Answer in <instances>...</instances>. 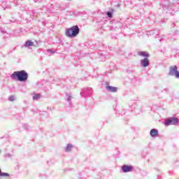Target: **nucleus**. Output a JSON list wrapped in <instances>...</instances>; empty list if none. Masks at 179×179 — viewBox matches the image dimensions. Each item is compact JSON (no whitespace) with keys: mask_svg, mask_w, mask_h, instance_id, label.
I'll use <instances>...</instances> for the list:
<instances>
[{"mask_svg":"<svg viewBox=\"0 0 179 179\" xmlns=\"http://www.w3.org/2000/svg\"><path fill=\"white\" fill-rule=\"evenodd\" d=\"M106 89L109 92H112L113 93H115V92H117V90H118V88H117L115 87H113V86H107Z\"/></svg>","mask_w":179,"mask_h":179,"instance_id":"nucleus-8","label":"nucleus"},{"mask_svg":"<svg viewBox=\"0 0 179 179\" xmlns=\"http://www.w3.org/2000/svg\"><path fill=\"white\" fill-rule=\"evenodd\" d=\"M176 124H178V119L176 117H172L165 120V125H176Z\"/></svg>","mask_w":179,"mask_h":179,"instance_id":"nucleus-4","label":"nucleus"},{"mask_svg":"<svg viewBox=\"0 0 179 179\" xmlns=\"http://www.w3.org/2000/svg\"><path fill=\"white\" fill-rule=\"evenodd\" d=\"M0 173H1V169H0Z\"/></svg>","mask_w":179,"mask_h":179,"instance_id":"nucleus-16","label":"nucleus"},{"mask_svg":"<svg viewBox=\"0 0 179 179\" xmlns=\"http://www.w3.org/2000/svg\"><path fill=\"white\" fill-rule=\"evenodd\" d=\"M138 55H140V57H145L148 58V57H149V53H148V52H138Z\"/></svg>","mask_w":179,"mask_h":179,"instance_id":"nucleus-10","label":"nucleus"},{"mask_svg":"<svg viewBox=\"0 0 179 179\" xmlns=\"http://www.w3.org/2000/svg\"><path fill=\"white\" fill-rule=\"evenodd\" d=\"M141 65L146 68V66H149V59L148 58H145L141 60Z\"/></svg>","mask_w":179,"mask_h":179,"instance_id":"nucleus-6","label":"nucleus"},{"mask_svg":"<svg viewBox=\"0 0 179 179\" xmlns=\"http://www.w3.org/2000/svg\"><path fill=\"white\" fill-rule=\"evenodd\" d=\"M15 100V96H10V97H9V101H13Z\"/></svg>","mask_w":179,"mask_h":179,"instance_id":"nucleus-15","label":"nucleus"},{"mask_svg":"<svg viewBox=\"0 0 179 179\" xmlns=\"http://www.w3.org/2000/svg\"><path fill=\"white\" fill-rule=\"evenodd\" d=\"M0 176H1V177H9V175H8V173H1V172H0Z\"/></svg>","mask_w":179,"mask_h":179,"instance_id":"nucleus-13","label":"nucleus"},{"mask_svg":"<svg viewBox=\"0 0 179 179\" xmlns=\"http://www.w3.org/2000/svg\"><path fill=\"white\" fill-rule=\"evenodd\" d=\"M107 16L108 17H113V13H111L110 12H107Z\"/></svg>","mask_w":179,"mask_h":179,"instance_id":"nucleus-14","label":"nucleus"},{"mask_svg":"<svg viewBox=\"0 0 179 179\" xmlns=\"http://www.w3.org/2000/svg\"><path fill=\"white\" fill-rule=\"evenodd\" d=\"M122 170L124 173H129V171H132L134 170V167L129 165H124L122 167Z\"/></svg>","mask_w":179,"mask_h":179,"instance_id":"nucleus-5","label":"nucleus"},{"mask_svg":"<svg viewBox=\"0 0 179 179\" xmlns=\"http://www.w3.org/2000/svg\"><path fill=\"white\" fill-rule=\"evenodd\" d=\"M11 78L13 79H17L19 82H26L29 78V74L26 71L22 70L20 71H15L12 75Z\"/></svg>","mask_w":179,"mask_h":179,"instance_id":"nucleus-1","label":"nucleus"},{"mask_svg":"<svg viewBox=\"0 0 179 179\" xmlns=\"http://www.w3.org/2000/svg\"><path fill=\"white\" fill-rule=\"evenodd\" d=\"M24 47H34V43L31 41H27Z\"/></svg>","mask_w":179,"mask_h":179,"instance_id":"nucleus-9","label":"nucleus"},{"mask_svg":"<svg viewBox=\"0 0 179 179\" xmlns=\"http://www.w3.org/2000/svg\"><path fill=\"white\" fill-rule=\"evenodd\" d=\"M41 94H36L34 96H33V100H37V99H40L41 97Z\"/></svg>","mask_w":179,"mask_h":179,"instance_id":"nucleus-12","label":"nucleus"},{"mask_svg":"<svg viewBox=\"0 0 179 179\" xmlns=\"http://www.w3.org/2000/svg\"><path fill=\"white\" fill-rule=\"evenodd\" d=\"M169 75L171 76H175L176 78H179V72L177 70V66L170 67Z\"/></svg>","mask_w":179,"mask_h":179,"instance_id":"nucleus-3","label":"nucleus"},{"mask_svg":"<svg viewBox=\"0 0 179 179\" xmlns=\"http://www.w3.org/2000/svg\"><path fill=\"white\" fill-rule=\"evenodd\" d=\"M159 131L156 129H152L150 130V136L155 137L157 136Z\"/></svg>","mask_w":179,"mask_h":179,"instance_id":"nucleus-7","label":"nucleus"},{"mask_svg":"<svg viewBox=\"0 0 179 179\" xmlns=\"http://www.w3.org/2000/svg\"><path fill=\"white\" fill-rule=\"evenodd\" d=\"M79 27L78 25L73 26L71 28L66 29V33L65 35L66 37H70V38H74L79 34Z\"/></svg>","mask_w":179,"mask_h":179,"instance_id":"nucleus-2","label":"nucleus"},{"mask_svg":"<svg viewBox=\"0 0 179 179\" xmlns=\"http://www.w3.org/2000/svg\"><path fill=\"white\" fill-rule=\"evenodd\" d=\"M73 146L71 144L67 145V147L66 148V152H71V150L72 149Z\"/></svg>","mask_w":179,"mask_h":179,"instance_id":"nucleus-11","label":"nucleus"}]
</instances>
